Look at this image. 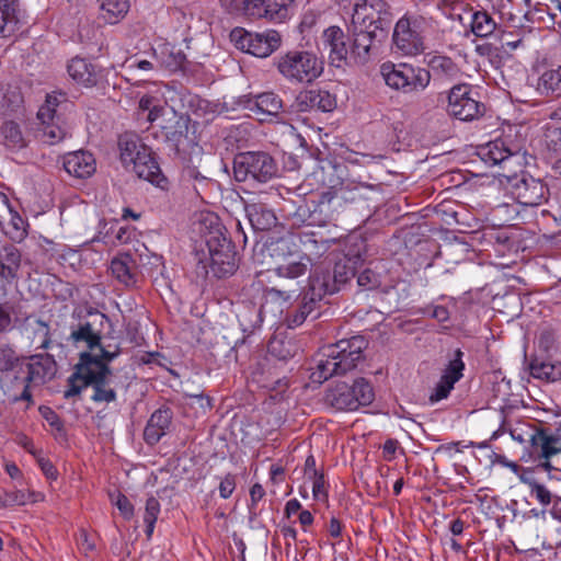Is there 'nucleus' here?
Instances as JSON below:
<instances>
[{
	"label": "nucleus",
	"instance_id": "1",
	"mask_svg": "<svg viewBox=\"0 0 561 561\" xmlns=\"http://www.w3.org/2000/svg\"><path fill=\"white\" fill-rule=\"evenodd\" d=\"M121 354L115 345L113 350H102V355L82 352L75 371L67 380L64 398L70 399L79 396L83 389L92 387L91 400L95 403H111L116 401L117 394L112 386V370L108 364Z\"/></svg>",
	"mask_w": 561,
	"mask_h": 561
},
{
	"label": "nucleus",
	"instance_id": "2",
	"mask_svg": "<svg viewBox=\"0 0 561 561\" xmlns=\"http://www.w3.org/2000/svg\"><path fill=\"white\" fill-rule=\"evenodd\" d=\"M383 5V0H363L354 7L348 58L356 65L364 66L379 54L387 36L379 16Z\"/></svg>",
	"mask_w": 561,
	"mask_h": 561
},
{
	"label": "nucleus",
	"instance_id": "3",
	"mask_svg": "<svg viewBox=\"0 0 561 561\" xmlns=\"http://www.w3.org/2000/svg\"><path fill=\"white\" fill-rule=\"evenodd\" d=\"M367 346L368 342L363 335L342 339L324 346L310 378L313 382L322 383L333 376L346 375L364 359Z\"/></svg>",
	"mask_w": 561,
	"mask_h": 561
},
{
	"label": "nucleus",
	"instance_id": "4",
	"mask_svg": "<svg viewBox=\"0 0 561 561\" xmlns=\"http://www.w3.org/2000/svg\"><path fill=\"white\" fill-rule=\"evenodd\" d=\"M369 186L341 183L323 191L319 198L312 199L316 225L323 227L335 224L352 209V205L366 199L365 192Z\"/></svg>",
	"mask_w": 561,
	"mask_h": 561
},
{
	"label": "nucleus",
	"instance_id": "5",
	"mask_svg": "<svg viewBox=\"0 0 561 561\" xmlns=\"http://www.w3.org/2000/svg\"><path fill=\"white\" fill-rule=\"evenodd\" d=\"M273 65L279 76L291 84H307L323 73V60L307 49H289L278 54Z\"/></svg>",
	"mask_w": 561,
	"mask_h": 561
},
{
	"label": "nucleus",
	"instance_id": "6",
	"mask_svg": "<svg viewBox=\"0 0 561 561\" xmlns=\"http://www.w3.org/2000/svg\"><path fill=\"white\" fill-rule=\"evenodd\" d=\"M374 399L373 386L365 378H357L352 385L339 381L329 387L324 394V403L336 411H355L369 405Z\"/></svg>",
	"mask_w": 561,
	"mask_h": 561
},
{
	"label": "nucleus",
	"instance_id": "7",
	"mask_svg": "<svg viewBox=\"0 0 561 561\" xmlns=\"http://www.w3.org/2000/svg\"><path fill=\"white\" fill-rule=\"evenodd\" d=\"M381 75L388 87L403 93L422 92L431 82L430 70L408 62H386L381 66Z\"/></svg>",
	"mask_w": 561,
	"mask_h": 561
},
{
	"label": "nucleus",
	"instance_id": "8",
	"mask_svg": "<svg viewBox=\"0 0 561 561\" xmlns=\"http://www.w3.org/2000/svg\"><path fill=\"white\" fill-rule=\"evenodd\" d=\"M274 158L265 151L240 152L233 160V175L238 182L266 183L277 175Z\"/></svg>",
	"mask_w": 561,
	"mask_h": 561
},
{
	"label": "nucleus",
	"instance_id": "9",
	"mask_svg": "<svg viewBox=\"0 0 561 561\" xmlns=\"http://www.w3.org/2000/svg\"><path fill=\"white\" fill-rule=\"evenodd\" d=\"M356 275L355 261L351 257H343L335 262L332 271L323 267H316L309 275L308 283L312 290L318 291L324 298L341 290L352 277Z\"/></svg>",
	"mask_w": 561,
	"mask_h": 561
},
{
	"label": "nucleus",
	"instance_id": "10",
	"mask_svg": "<svg viewBox=\"0 0 561 561\" xmlns=\"http://www.w3.org/2000/svg\"><path fill=\"white\" fill-rule=\"evenodd\" d=\"M108 322L106 314L100 311H90L79 319L77 324L71 325L69 340L75 345L83 344L93 353L102 355V350H113L111 345L103 346L101 339L105 323Z\"/></svg>",
	"mask_w": 561,
	"mask_h": 561
},
{
	"label": "nucleus",
	"instance_id": "11",
	"mask_svg": "<svg viewBox=\"0 0 561 561\" xmlns=\"http://www.w3.org/2000/svg\"><path fill=\"white\" fill-rule=\"evenodd\" d=\"M230 39L238 49L260 58L268 57L282 45V35L275 30L251 33L236 27L230 32Z\"/></svg>",
	"mask_w": 561,
	"mask_h": 561
},
{
	"label": "nucleus",
	"instance_id": "12",
	"mask_svg": "<svg viewBox=\"0 0 561 561\" xmlns=\"http://www.w3.org/2000/svg\"><path fill=\"white\" fill-rule=\"evenodd\" d=\"M209 255V264L207 265L203 259L198 260V265L204 274L211 273L218 278L232 275L237 267V252L233 243L226 237L211 239L207 247Z\"/></svg>",
	"mask_w": 561,
	"mask_h": 561
},
{
	"label": "nucleus",
	"instance_id": "13",
	"mask_svg": "<svg viewBox=\"0 0 561 561\" xmlns=\"http://www.w3.org/2000/svg\"><path fill=\"white\" fill-rule=\"evenodd\" d=\"M447 113L462 122H472L482 117L485 105L473 96L469 84H456L448 93Z\"/></svg>",
	"mask_w": 561,
	"mask_h": 561
},
{
	"label": "nucleus",
	"instance_id": "14",
	"mask_svg": "<svg viewBox=\"0 0 561 561\" xmlns=\"http://www.w3.org/2000/svg\"><path fill=\"white\" fill-rule=\"evenodd\" d=\"M27 376L22 379L23 391L20 396L14 397V401H32V393L30 391L31 385H43L55 377L57 371V364L53 355L36 354L30 357L27 363Z\"/></svg>",
	"mask_w": 561,
	"mask_h": 561
},
{
	"label": "nucleus",
	"instance_id": "15",
	"mask_svg": "<svg viewBox=\"0 0 561 561\" xmlns=\"http://www.w3.org/2000/svg\"><path fill=\"white\" fill-rule=\"evenodd\" d=\"M512 196L524 206H539L548 199V187L541 180L526 173L510 179Z\"/></svg>",
	"mask_w": 561,
	"mask_h": 561
},
{
	"label": "nucleus",
	"instance_id": "16",
	"mask_svg": "<svg viewBox=\"0 0 561 561\" xmlns=\"http://www.w3.org/2000/svg\"><path fill=\"white\" fill-rule=\"evenodd\" d=\"M392 42L394 51L404 56H415L424 50L423 37L416 21L403 16L393 30Z\"/></svg>",
	"mask_w": 561,
	"mask_h": 561
},
{
	"label": "nucleus",
	"instance_id": "17",
	"mask_svg": "<svg viewBox=\"0 0 561 561\" xmlns=\"http://www.w3.org/2000/svg\"><path fill=\"white\" fill-rule=\"evenodd\" d=\"M245 14L272 22H283L289 16L294 0H244Z\"/></svg>",
	"mask_w": 561,
	"mask_h": 561
},
{
	"label": "nucleus",
	"instance_id": "18",
	"mask_svg": "<svg viewBox=\"0 0 561 561\" xmlns=\"http://www.w3.org/2000/svg\"><path fill=\"white\" fill-rule=\"evenodd\" d=\"M237 104L256 115L259 121H264V116H277L283 108L282 99L274 92L255 96L243 95L238 99Z\"/></svg>",
	"mask_w": 561,
	"mask_h": 561
},
{
	"label": "nucleus",
	"instance_id": "19",
	"mask_svg": "<svg viewBox=\"0 0 561 561\" xmlns=\"http://www.w3.org/2000/svg\"><path fill=\"white\" fill-rule=\"evenodd\" d=\"M522 481L528 485L530 495L543 506L551 504L558 492H561V471L557 469L553 473L548 471L546 480L526 474L522 477Z\"/></svg>",
	"mask_w": 561,
	"mask_h": 561
},
{
	"label": "nucleus",
	"instance_id": "20",
	"mask_svg": "<svg viewBox=\"0 0 561 561\" xmlns=\"http://www.w3.org/2000/svg\"><path fill=\"white\" fill-rule=\"evenodd\" d=\"M531 453L538 458L545 459V462L538 465L545 471H551L552 467L549 459L561 454V434L559 431L552 432L547 427H539L531 447Z\"/></svg>",
	"mask_w": 561,
	"mask_h": 561
},
{
	"label": "nucleus",
	"instance_id": "21",
	"mask_svg": "<svg viewBox=\"0 0 561 561\" xmlns=\"http://www.w3.org/2000/svg\"><path fill=\"white\" fill-rule=\"evenodd\" d=\"M296 106L299 112H332L336 107V99L327 90H304L296 98Z\"/></svg>",
	"mask_w": 561,
	"mask_h": 561
},
{
	"label": "nucleus",
	"instance_id": "22",
	"mask_svg": "<svg viewBox=\"0 0 561 561\" xmlns=\"http://www.w3.org/2000/svg\"><path fill=\"white\" fill-rule=\"evenodd\" d=\"M323 299L321 294L316 290H312V286L307 283L304 287V293L301 297V301L298 308L288 311L285 317V324L289 329H295L300 327L308 316H310L319 306V302Z\"/></svg>",
	"mask_w": 561,
	"mask_h": 561
},
{
	"label": "nucleus",
	"instance_id": "23",
	"mask_svg": "<svg viewBox=\"0 0 561 561\" xmlns=\"http://www.w3.org/2000/svg\"><path fill=\"white\" fill-rule=\"evenodd\" d=\"M21 266V251L13 244L3 245L0 249V282L3 287L18 280Z\"/></svg>",
	"mask_w": 561,
	"mask_h": 561
},
{
	"label": "nucleus",
	"instance_id": "24",
	"mask_svg": "<svg viewBox=\"0 0 561 561\" xmlns=\"http://www.w3.org/2000/svg\"><path fill=\"white\" fill-rule=\"evenodd\" d=\"M119 158L123 165L128 169L139 159L148 157V146L136 134L125 133L118 138Z\"/></svg>",
	"mask_w": 561,
	"mask_h": 561
},
{
	"label": "nucleus",
	"instance_id": "25",
	"mask_svg": "<svg viewBox=\"0 0 561 561\" xmlns=\"http://www.w3.org/2000/svg\"><path fill=\"white\" fill-rule=\"evenodd\" d=\"M64 168L68 174L75 178L87 179L95 172L96 163L91 152L78 150L65 156Z\"/></svg>",
	"mask_w": 561,
	"mask_h": 561
},
{
	"label": "nucleus",
	"instance_id": "26",
	"mask_svg": "<svg viewBox=\"0 0 561 561\" xmlns=\"http://www.w3.org/2000/svg\"><path fill=\"white\" fill-rule=\"evenodd\" d=\"M245 214L256 231H268L277 225L274 209L261 201L245 204Z\"/></svg>",
	"mask_w": 561,
	"mask_h": 561
},
{
	"label": "nucleus",
	"instance_id": "27",
	"mask_svg": "<svg viewBox=\"0 0 561 561\" xmlns=\"http://www.w3.org/2000/svg\"><path fill=\"white\" fill-rule=\"evenodd\" d=\"M323 45L329 47V58L332 65L340 66L348 57V45L346 44V36L343 30L339 26H330L324 30Z\"/></svg>",
	"mask_w": 561,
	"mask_h": 561
},
{
	"label": "nucleus",
	"instance_id": "28",
	"mask_svg": "<svg viewBox=\"0 0 561 561\" xmlns=\"http://www.w3.org/2000/svg\"><path fill=\"white\" fill-rule=\"evenodd\" d=\"M173 413L170 408L156 410L147 422L144 439L149 445H156L165 435L172 423Z\"/></svg>",
	"mask_w": 561,
	"mask_h": 561
},
{
	"label": "nucleus",
	"instance_id": "29",
	"mask_svg": "<svg viewBox=\"0 0 561 561\" xmlns=\"http://www.w3.org/2000/svg\"><path fill=\"white\" fill-rule=\"evenodd\" d=\"M130 168L139 179H144L161 188L167 187L168 179L163 175L150 147L148 148V157L139 159Z\"/></svg>",
	"mask_w": 561,
	"mask_h": 561
},
{
	"label": "nucleus",
	"instance_id": "30",
	"mask_svg": "<svg viewBox=\"0 0 561 561\" xmlns=\"http://www.w3.org/2000/svg\"><path fill=\"white\" fill-rule=\"evenodd\" d=\"M130 168L139 179H144L161 188L167 187L168 179L163 175L150 147L148 148V157L139 159Z\"/></svg>",
	"mask_w": 561,
	"mask_h": 561
},
{
	"label": "nucleus",
	"instance_id": "31",
	"mask_svg": "<svg viewBox=\"0 0 561 561\" xmlns=\"http://www.w3.org/2000/svg\"><path fill=\"white\" fill-rule=\"evenodd\" d=\"M21 27V12L15 0H0V37L13 36Z\"/></svg>",
	"mask_w": 561,
	"mask_h": 561
},
{
	"label": "nucleus",
	"instance_id": "32",
	"mask_svg": "<svg viewBox=\"0 0 561 561\" xmlns=\"http://www.w3.org/2000/svg\"><path fill=\"white\" fill-rule=\"evenodd\" d=\"M186 130V119L180 116L175 121L174 129L165 131L167 146L179 159H185L187 148L193 145V140L188 138Z\"/></svg>",
	"mask_w": 561,
	"mask_h": 561
},
{
	"label": "nucleus",
	"instance_id": "33",
	"mask_svg": "<svg viewBox=\"0 0 561 561\" xmlns=\"http://www.w3.org/2000/svg\"><path fill=\"white\" fill-rule=\"evenodd\" d=\"M195 226L196 231L201 236L206 247L209 245L210 238L216 240L226 238V228L220 222L219 217L214 213H201Z\"/></svg>",
	"mask_w": 561,
	"mask_h": 561
},
{
	"label": "nucleus",
	"instance_id": "34",
	"mask_svg": "<svg viewBox=\"0 0 561 561\" xmlns=\"http://www.w3.org/2000/svg\"><path fill=\"white\" fill-rule=\"evenodd\" d=\"M69 76L78 83L93 87L98 82L96 67L88 59L75 57L67 67Z\"/></svg>",
	"mask_w": 561,
	"mask_h": 561
},
{
	"label": "nucleus",
	"instance_id": "35",
	"mask_svg": "<svg viewBox=\"0 0 561 561\" xmlns=\"http://www.w3.org/2000/svg\"><path fill=\"white\" fill-rule=\"evenodd\" d=\"M136 262L130 254H122L111 262L112 275L125 286H134L137 283Z\"/></svg>",
	"mask_w": 561,
	"mask_h": 561
},
{
	"label": "nucleus",
	"instance_id": "36",
	"mask_svg": "<svg viewBox=\"0 0 561 561\" xmlns=\"http://www.w3.org/2000/svg\"><path fill=\"white\" fill-rule=\"evenodd\" d=\"M426 64L431 75L439 78H456L460 73L458 65L448 56H431Z\"/></svg>",
	"mask_w": 561,
	"mask_h": 561
},
{
	"label": "nucleus",
	"instance_id": "37",
	"mask_svg": "<svg viewBox=\"0 0 561 561\" xmlns=\"http://www.w3.org/2000/svg\"><path fill=\"white\" fill-rule=\"evenodd\" d=\"M528 368L530 375L537 379L553 382L561 378V362L551 363L534 359L529 363Z\"/></svg>",
	"mask_w": 561,
	"mask_h": 561
},
{
	"label": "nucleus",
	"instance_id": "38",
	"mask_svg": "<svg viewBox=\"0 0 561 561\" xmlns=\"http://www.w3.org/2000/svg\"><path fill=\"white\" fill-rule=\"evenodd\" d=\"M26 330L32 332V343L36 348L47 350L51 343L49 325L41 319H26Z\"/></svg>",
	"mask_w": 561,
	"mask_h": 561
},
{
	"label": "nucleus",
	"instance_id": "39",
	"mask_svg": "<svg viewBox=\"0 0 561 561\" xmlns=\"http://www.w3.org/2000/svg\"><path fill=\"white\" fill-rule=\"evenodd\" d=\"M41 139L48 145H56L64 140L68 134L61 124L60 116L48 122H41Z\"/></svg>",
	"mask_w": 561,
	"mask_h": 561
},
{
	"label": "nucleus",
	"instance_id": "40",
	"mask_svg": "<svg viewBox=\"0 0 561 561\" xmlns=\"http://www.w3.org/2000/svg\"><path fill=\"white\" fill-rule=\"evenodd\" d=\"M129 9L128 0H101L102 18L105 22L114 24L123 18Z\"/></svg>",
	"mask_w": 561,
	"mask_h": 561
},
{
	"label": "nucleus",
	"instance_id": "41",
	"mask_svg": "<svg viewBox=\"0 0 561 561\" xmlns=\"http://www.w3.org/2000/svg\"><path fill=\"white\" fill-rule=\"evenodd\" d=\"M496 28V22L486 11H477L472 14L471 31L478 37H486Z\"/></svg>",
	"mask_w": 561,
	"mask_h": 561
},
{
	"label": "nucleus",
	"instance_id": "42",
	"mask_svg": "<svg viewBox=\"0 0 561 561\" xmlns=\"http://www.w3.org/2000/svg\"><path fill=\"white\" fill-rule=\"evenodd\" d=\"M313 203L311 201H305L299 204L296 209L288 215L293 226H317L313 211Z\"/></svg>",
	"mask_w": 561,
	"mask_h": 561
},
{
	"label": "nucleus",
	"instance_id": "43",
	"mask_svg": "<svg viewBox=\"0 0 561 561\" xmlns=\"http://www.w3.org/2000/svg\"><path fill=\"white\" fill-rule=\"evenodd\" d=\"M539 90L546 94L561 95V67L542 73L539 79Z\"/></svg>",
	"mask_w": 561,
	"mask_h": 561
},
{
	"label": "nucleus",
	"instance_id": "44",
	"mask_svg": "<svg viewBox=\"0 0 561 561\" xmlns=\"http://www.w3.org/2000/svg\"><path fill=\"white\" fill-rule=\"evenodd\" d=\"M0 134L9 148H23L25 145L19 125L12 121L2 124Z\"/></svg>",
	"mask_w": 561,
	"mask_h": 561
},
{
	"label": "nucleus",
	"instance_id": "45",
	"mask_svg": "<svg viewBox=\"0 0 561 561\" xmlns=\"http://www.w3.org/2000/svg\"><path fill=\"white\" fill-rule=\"evenodd\" d=\"M463 353L460 348H457L455 351V356L453 359L449 360L448 365L443 371V375L440 378L450 381L451 383H456L459 381L463 376V369H465V363L462 360Z\"/></svg>",
	"mask_w": 561,
	"mask_h": 561
},
{
	"label": "nucleus",
	"instance_id": "46",
	"mask_svg": "<svg viewBox=\"0 0 561 561\" xmlns=\"http://www.w3.org/2000/svg\"><path fill=\"white\" fill-rule=\"evenodd\" d=\"M42 497L43 495L41 493L34 491L15 490L4 492V499L8 507L25 505L28 502L35 503Z\"/></svg>",
	"mask_w": 561,
	"mask_h": 561
},
{
	"label": "nucleus",
	"instance_id": "47",
	"mask_svg": "<svg viewBox=\"0 0 561 561\" xmlns=\"http://www.w3.org/2000/svg\"><path fill=\"white\" fill-rule=\"evenodd\" d=\"M277 278H287L298 280L299 277L306 275L308 264L304 262H289L287 264L278 265L275 270Z\"/></svg>",
	"mask_w": 561,
	"mask_h": 561
},
{
	"label": "nucleus",
	"instance_id": "48",
	"mask_svg": "<svg viewBox=\"0 0 561 561\" xmlns=\"http://www.w3.org/2000/svg\"><path fill=\"white\" fill-rule=\"evenodd\" d=\"M295 345L289 341L278 337L272 339L267 344L268 353L280 360H286L294 356Z\"/></svg>",
	"mask_w": 561,
	"mask_h": 561
},
{
	"label": "nucleus",
	"instance_id": "49",
	"mask_svg": "<svg viewBox=\"0 0 561 561\" xmlns=\"http://www.w3.org/2000/svg\"><path fill=\"white\" fill-rule=\"evenodd\" d=\"M160 513V503L154 496H150L146 501L144 522L146 524V535L148 538L151 537L154 524Z\"/></svg>",
	"mask_w": 561,
	"mask_h": 561
},
{
	"label": "nucleus",
	"instance_id": "50",
	"mask_svg": "<svg viewBox=\"0 0 561 561\" xmlns=\"http://www.w3.org/2000/svg\"><path fill=\"white\" fill-rule=\"evenodd\" d=\"M182 179L186 183L192 184L197 194H199V188L207 186L210 181L197 169V167L190 164L183 168Z\"/></svg>",
	"mask_w": 561,
	"mask_h": 561
},
{
	"label": "nucleus",
	"instance_id": "51",
	"mask_svg": "<svg viewBox=\"0 0 561 561\" xmlns=\"http://www.w3.org/2000/svg\"><path fill=\"white\" fill-rule=\"evenodd\" d=\"M485 156L494 164H500L513 156V152L505 146L504 141L495 140L486 146Z\"/></svg>",
	"mask_w": 561,
	"mask_h": 561
},
{
	"label": "nucleus",
	"instance_id": "52",
	"mask_svg": "<svg viewBox=\"0 0 561 561\" xmlns=\"http://www.w3.org/2000/svg\"><path fill=\"white\" fill-rule=\"evenodd\" d=\"M539 427L528 423H523L514 428H511L510 434L512 438L520 444L529 443L530 447L534 445L536 434Z\"/></svg>",
	"mask_w": 561,
	"mask_h": 561
},
{
	"label": "nucleus",
	"instance_id": "53",
	"mask_svg": "<svg viewBox=\"0 0 561 561\" xmlns=\"http://www.w3.org/2000/svg\"><path fill=\"white\" fill-rule=\"evenodd\" d=\"M59 98H64V94L59 93L58 95H47L45 104L41 106L37 112V118L39 122H48L49 119H54L58 116L56 107L60 102Z\"/></svg>",
	"mask_w": 561,
	"mask_h": 561
},
{
	"label": "nucleus",
	"instance_id": "54",
	"mask_svg": "<svg viewBox=\"0 0 561 561\" xmlns=\"http://www.w3.org/2000/svg\"><path fill=\"white\" fill-rule=\"evenodd\" d=\"M14 305L10 301L0 304V334L11 331L14 327Z\"/></svg>",
	"mask_w": 561,
	"mask_h": 561
},
{
	"label": "nucleus",
	"instance_id": "55",
	"mask_svg": "<svg viewBox=\"0 0 561 561\" xmlns=\"http://www.w3.org/2000/svg\"><path fill=\"white\" fill-rule=\"evenodd\" d=\"M267 296L273 300H280L283 302H289L297 297V289L291 286L279 285L277 282L271 288L266 290Z\"/></svg>",
	"mask_w": 561,
	"mask_h": 561
},
{
	"label": "nucleus",
	"instance_id": "56",
	"mask_svg": "<svg viewBox=\"0 0 561 561\" xmlns=\"http://www.w3.org/2000/svg\"><path fill=\"white\" fill-rule=\"evenodd\" d=\"M19 363L15 351L4 344H0V373L13 370Z\"/></svg>",
	"mask_w": 561,
	"mask_h": 561
},
{
	"label": "nucleus",
	"instance_id": "57",
	"mask_svg": "<svg viewBox=\"0 0 561 561\" xmlns=\"http://www.w3.org/2000/svg\"><path fill=\"white\" fill-rule=\"evenodd\" d=\"M357 284L364 290H373L380 286V275L370 268H365L357 275Z\"/></svg>",
	"mask_w": 561,
	"mask_h": 561
},
{
	"label": "nucleus",
	"instance_id": "58",
	"mask_svg": "<svg viewBox=\"0 0 561 561\" xmlns=\"http://www.w3.org/2000/svg\"><path fill=\"white\" fill-rule=\"evenodd\" d=\"M23 99L18 91H8L3 94V102L1 103V110L4 114H11L21 107Z\"/></svg>",
	"mask_w": 561,
	"mask_h": 561
},
{
	"label": "nucleus",
	"instance_id": "59",
	"mask_svg": "<svg viewBox=\"0 0 561 561\" xmlns=\"http://www.w3.org/2000/svg\"><path fill=\"white\" fill-rule=\"evenodd\" d=\"M454 386L455 385L451 383L450 381L440 378L428 398L430 402L436 403L440 400L446 399L449 396L450 391L454 389Z\"/></svg>",
	"mask_w": 561,
	"mask_h": 561
},
{
	"label": "nucleus",
	"instance_id": "60",
	"mask_svg": "<svg viewBox=\"0 0 561 561\" xmlns=\"http://www.w3.org/2000/svg\"><path fill=\"white\" fill-rule=\"evenodd\" d=\"M112 502L125 519H130L134 516V506L126 495L118 493Z\"/></svg>",
	"mask_w": 561,
	"mask_h": 561
},
{
	"label": "nucleus",
	"instance_id": "61",
	"mask_svg": "<svg viewBox=\"0 0 561 561\" xmlns=\"http://www.w3.org/2000/svg\"><path fill=\"white\" fill-rule=\"evenodd\" d=\"M41 413L45 421L58 433L65 432L64 422L55 411H53L50 408L45 407L41 408Z\"/></svg>",
	"mask_w": 561,
	"mask_h": 561
},
{
	"label": "nucleus",
	"instance_id": "62",
	"mask_svg": "<svg viewBox=\"0 0 561 561\" xmlns=\"http://www.w3.org/2000/svg\"><path fill=\"white\" fill-rule=\"evenodd\" d=\"M236 489V476L228 473L219 483V495L229 499Z\"/></svg>",
	"mask_w": 561,
	"mask_h": 561
},
{
	"label": "nucleus",
	"instance_id": "63",
	"mask_svg": "<svg viewBox=\"0 0 561 561\" xmlns=\"http://www.w3.org/2000/svg\"><path fill=\"white\" fill-rule=\"evenodd\" d=\"M170 58L172 60L168 65L173 70L183 69L187 61V56L182 49L171 50Z\"/></svg>",
	"mask_w": 561,
	"mask_h": 561
},
{
	"label": "nucleus",
	"instance_id": "64",
	"mask_svg": "<svg viewBox=\"0 0 561 561\" xmlns=\"http://www.w3.org/2000/svg\"><path fill=\"white\" fill-rule=\"evenodd\" d=\"M265 490L260 483H254L250 489V500L251 503L249 505L250 512H253L257 505V503L264 497Z\"/></svg>",
	"mask_w": 561,
	"mask_h": 561
}]
</instances>
